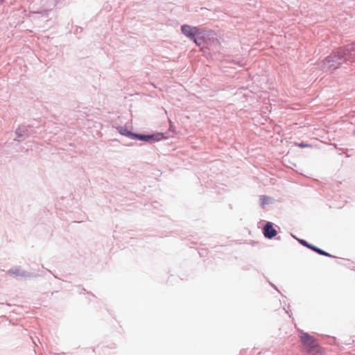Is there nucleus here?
<instances>
[{
	"mask_svg": "<svg viewBox=\"0 0 355 355\" xmlns=\"http://www.w3.org/2000/svg\"><path fill=\"white\" fill-rule=\"evenodd\" d=\"M347 61L350 62H355V42L347 44L333 52L322 60L319 65L324 71L335 70Z\"/></svg>",
	"mask_w": 355,
	"mask_h": 355,
	"instance_id": "f257e3e1",
	"label": "nucleus"
},
{
	"mask_svg": "<svg viewBox=\"0 0 355 355\" xmlns=\"http://www.w3.org/2000/svg\"><path fill=\"white\" fill-rule=\"evenodd\" d=\"M300 337L301 342L307 352L311 353L315 351L318 347L314 337L310 336L309 334L304 332L303 331H300Z\"/></svg>",
	"mask_w": 355,
	"mask_h": 355,
	"instance_id": "f03ea898",
	"label": "nucleus"
},
{
	"mask_svg": "<svg viewBox=\"0 0 355 355\" xmlns=\"http://www.w3.org/2000/svg\"><path fill=\"white\" fill-rule=\"evenodd\" d=\"M130 139H137L140 141H157L163 138L162 134H153V135H143L132 132Z\"/></svg>",
	"mask_w": 355,
	"mask_h": 355,
	"instance_id": "7ed1b4c3",
	"label": "nucleus"
},
{
	"mask_svg": "<svg viewBox=\"0 0 355 355\" xmlns=\"http://www.w3.org/2000/svg\"><path fill=\"white\" fill-rule=\"evenodd\" d=\"M17 138L15 140L21 141L25 139L32 134V127L30 125H21L15 130Z\"/></svg>",
	"mask_w": 355,
	"mask_h": 355,
	"instance_id": "20e7f679",
	"label": "nucleus"
},
{
	"mask_svg": "<svg viewBox=\"0 0 355 355\" xmlns=\"http://www.w3.org/2000/svg\"><path fill=\"white\" fill-rule=\"evenodd\" d=\"M200 31L197 27L191 26L187 24L181 26V31L187 37L191 40L196 36V33Z\"/></svg>",
	"mask_w": 355,
	"mask_h": 355,
	"instance_id": "39448f33",
	"label": "nucleus"
},
{
	"mask_svg": "<svg viewBox=\"0 0 355 355\" xmlns=\"http://www.w3.org/2000/svg\"><path fill=\"white\" fill-rule=\"evenodd\" d=\"M8 274L10 276L21 277H31V273L21 270L19 267H13L8 271Z\"/></svg>",
	"mask_w": 355,
	"mask_h": 355,
	"instance_id": "423d86ee",
	"label": "nucleus"
},
{
	"mask_svg": "<svg viewBox=\"0 0 355 355\" xmlns=\"http://www.w3.org/2000/svg\"><path fill=\"white\" fill-rule=\"evenodd\" d=\"M277 232L273 227L272 223L268 222L263 227V234L267 239H271L277 235Z\"/></svg>",
	"mask_w": 355,
	"mask_h": 355,
	"instance_id": "0eeeda50",
	"label": "nucleus"
},
{
	"mask_svg": "<svg viewBox=\"0 0 355 355\" xmlns=\"http://www.w3.org/2000/svg\"><path fill=\"white\" fill-rule=\"evenodd\" d=\"M116 128L121 135L125 136L130 139V135H132V132L128 130L125 127L117 126Z\"/></svg>",
	"mask_w": 355,
	"mask_h": 355,
	"instance_id": "6e6552de",
	"label": "nucleus"
},
{
	"mask_svg": "<svg viewBox=\"0 0 355 355\" xmlns=\"http://www.w3.org/2000/svg\"><path fill=\"white\" fill-rule=\"evenodd\" d=\"M311 250L320 255H323V256L328 257H333V256L331 254H330L329 253L324 251L323 250H322L313 245L311 247Z\"/></svg>",
	"mask_w": 355,
	"mask_h": 355,
	"instance_id": "1a4fd4ad",
	"label": "nucleus"
},
{
	"mask_svg": "<svg viewBox=\"0 0 355 355\" xmlns=\"http://www.w3.org/2000/svg\"><path fill=\"white\" fill-rule=\"evenodd\" d=\"M201 31L200 30L196 33V36L194 37V38H192L191 40L193 41L198 46H200L203 42H204V40L202 38V37L200 35H201Z\"/></svg>",
	"mask_w": 355,
	"mask_h": 355,
	"instance_id": "9d476101",
	"label": "nucleus"
},
{
	"mask_svg": "<svg viewBox=\"0 0 355 355\" xmlns=\"http://www.w3.org/2000/svg\"><path fill=\"white\" fill-rule=\"evenodd\" d=\"M261 205L263 207L265 205H267L270 202V198L266 196H261L260 197Z\"/></svg>",
	"mask_w": 355,
	"mask_h": 355,
	"instance_id": "9b49d317",
	"label": "nucleus"
},
{
	"mask_svg": "<svg viewBox=\"0 0 355 355\" xmlns=\"http://www.w3.org/2000/svg\"><path fill=\"white\" fill-rule=\"evenodd\" d=\"M297 241H299V243L304 246V247H306L308 248L309 249H311V247L313 246L312 244H310L309 243L306 241L304 240V239H297Z\"/></svg>",
	"mask_w": 355,
	"mask_h": 355,
	"instance_id": "f8f14e48",
	"label": "nucleus"
},
{
	"mask_svg": "<svg viewBox=\"0 0 355 355\" xmlns=\"http://www.w3.org/2000/svg\"><path fill=\"white\" fill-rule=\"evenodd\" d=\"M296 145H297L298 146L301 147V148H305V147H308V146H310V145L307 144H304L303 142L302 143H300V144H296Z\"/></svg>",
	"mask_w": 355,
	"mask_h": 355,
	"instance_id": "ddd939ff",
	"label": "nucleus"
},
{
	"mask_svg": "<svg viewBox=\"0 0 355 355\" xmlns=\"http://www.w3.org/2000/svg\"><path fill=\"white\" fill-rule=\"evenodd\" d=\"M5 0H0V3H3Z\"/></svg>",
	"mask_w": 355,
	"mask_h": 355,
	"instance_id": "4468645a",
	"label": "nucleus"
}]
</instances>
